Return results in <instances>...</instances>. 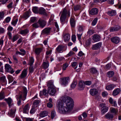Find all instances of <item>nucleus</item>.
Listing matches in <instances>:
<instances>
[{"label": "nucleus", "mask_w": 121, "mask_h": 121, "mask_svg": "<svg viewBox=\"0 0 121 121\" xmlns=\"http://www.w3.org/2000/svg\"><path fill=\"white\" fill-rule=\"evenodd\" d=\"M66 106H64L65 102L62 100L59 101L57 105L59 112L62 114H66L70 112L73 108L74 102L69 97H67L65 102Z\"/></svg>", "instance_id": "obj_1"}, {"label": "nucleus", "mask_w": 121, "mask_h": 121, "mask_svg": "<svg viewBox=\"0 0 121 121\" xmlns=\"http://www.w3.org/2000/svg\"><path fill=\"white\" fill-rule=\"evenodd\" d=\"M69 80V77L60 78V83L61 85L66 86L68 84Z\"/></svg>", "instance_id": "obj_2"}, {"label": "nucleus", "mask_w": 121, "mask_h": 121, "mask_svg": "<svg viewBox=\"0 0 121 121\" xmlns=\"http://www.w3.org/2000/svg\"><path fill=\"white\" fill-rule=\"evenodd\" d=\"M60 13H61V15L64 16L69 17L70 16V10L67 8V7H65Z\"/></svg>", "instance_id": "obj_3"}, {"label": "nucleus", "mask_w": 121, "mask_h": 121, "mask_svg": "<svg viewBox=\"0 0 121 121\" xmlns=\"http://www.w3.org/2000/svg\"><path fill=\"white\" fill-rule=\"evenodd\" d=\"M105 105L104 103H101L100 104V106L102 108L101 112L102 115H104L108 110V107Z\"/></svg>", "instance_id": "obj_4"}, {"label": "nucleus", "mask_w": 121, "mask_h": 121, "mask_svg": "<svg viewBox=\"0 0 121 121\" xmlns=\"http://www.w3.org/2000/svg\"><path fill=\"white\" fill-rule=\"evenodd\" d=\"M5 69L6 71L8 72H10L12 74L14 72V71L12 68L11 66L8 64H6L5 65Z\"/></svg>", "instance_id": "obj_5"}, {"label": "nucleus", "mask_w": 121, "mask_h": 121, "mask_svg": "<svg viewBox=\"0 0 121 121\" xmlns=\"http://www.w3.org/2000/svg\"><path fill=\"white\" fill-rule=\"evenodd\" d=\"M110 40L113 43L117 44L120 42V38L116 36L112 37Z\"/></svg>", "instance_id": "obj_6"}, {"label": "nucleus", "mask_w": 121, "mask_h": 121, "mask_svg": "<svg viewBox=\"0 0 121 121\" xmlns=\"http://www.w3.org/2000/svg\"><path fill=\"white\" fill-rule=\"evenodd\" d=\"M27 92V91L26 87H24L23 89V93L22 94H19L22 95V100L24 101L26 99V96Z\"/></svg>", "instance_id": "obj_7"}, {"label": "nucleus", "mask_w": 121, "mask_h": 121, "mask_svg": "<svg viewBox=\"0 0 121 121\" xmlns=\"http://www.w3.org/2000/svg\"><path fill=\"white\" fill-rule=\"evenodd\" d=\"M51 28L49 27L46 28L43 30L41 32L42 35H48L50 34Z\"/></svg>", "instance_id": "obj_8"}, {"label": "nucleus", "mask_w": 121, "mask_h": 121, "mask_svg": "<svg viewBox=\"0 0 121 121\" xmlns=\"http://www.w3.org/2000/svg\"><path fill=\"white\" fill-rule=\"evenodd\" d=\"M114 116L111 112H108L104 116L107 119L112 120Z\"/></svg>", "instance_id": "obj_9"}, {"label": "nucleus", "mask_w": 121, "mask_h": 121, "mask_svg": "<svg viewBox=\"0 0 121 121\" xmlns=\"http://www.w3.org/2000/svg\"><path fill=\"white\" fill-rule=\"evenodd\" d=\"M64 46L61 45H59L56 49V52L58 53H61L63 52Z\"/></svg>", "instance_id": "obj_10"}, {"label": "nucleus", "mask_w": 121, "mask_h": 121, "mask_svg": "<svg viewBox=\"0 0 121 121\" xmlns=\"http://www.w3.org/2000/svg\"><path fill=\"white\" fill-rule=\"evenodd\" d=\"M48 92L50 95H54L55 94L56 92L55 88H50L48 89Z\"/></svg>", "instance_id": "obj_11"}, {"label": "nucleus", "mask_w": 121, "mask_h": 121, "mask_svg": "<svg viewBox=\"0 0 121 121\" xmlns=\"http://www.w3.org/2000/svg\"><path fill=\"white\" fill-rule=\"evenodd\" d=\"M30 106L27 104H26L23 108L22 112L23 113L27 114L28 113Z\"/></svg>", "instance_id": "obj_12"}, {"label": "nucleus", "mask_w": 121, "mask_h": 121, "mask_svg": "<svg viewBox=\"0 0 121 121\" xmlns=\"http://www.w3.org/2000/svg\"><path fill=\"white\" fill-rule=\"evenodd\" d=\"M38 23L39 27L42 28H43L45 26L46 24L45 21L41 19H39L38 20Z\"/></svg>", "instance_id": "obj_13"}, {"label": "nucleus", "mask_w": 121, "mask_h": 121, "mask_svg": "<svg viewBox=\"0 0 121 121\" xmlns=\"http://www.w3.org/2000/svg\"><path fill=\"white\" fill-rule=\"evenodd\" d=\"M4 100L6 101L8 104L9 107L10 108V107L14 104L13 101L10 97H9L8 98H6L4 99Z\"/></svg>", "instance_id": "obj_14"}, {"label": "nucleus", "mask_w": 121, "mask_h": 121, "mask_svg": "<svg viewBox=\"0 0 121 121\" xmlns=\"http://www.w3.org/2000/svg\"><path fill=\"white\" fill-rule=\"evenodd\" d=\"M85 87L84 82L82 81L79 82L78 83V89L80 90H83Z\"/></svg>", "instance_id": "obj_15"}, {"label": "nucleus", "mask_w": 121, "mask_h": 121, "mask_svg": "<svg viewBox=\"0 0 121 121\" xmlns=\"http://www.w3.org/2000/svg\"><path fill=\"white\" fill-rule=\"evenodd\" d=\"M102 45V43L101 42L98 43L95 45H93L92 49L93 50H96L99 48Z\"/></svg>", "instance_id": "obj_16"}, {"label": "nucleus", "mask_w": 121, "mask_h": 121, "mask_svg": "<svg viewBox=\"0 0 121 121\" xmlns=\"http://www.w3.org/2000/svg\"><path fill=\"white\" fill-rule=\"evenodd\" d=\"M0 82L3 86L6 85L7 82L5 76H3L0 77Z\"/></svg>", "instance_id": "obj_17"}, {"label": "nucleus", "mask_w": 121, "mask_h": 121, "mask_svg": "<svg viewBox=\"0 0 121 121\" xmlns=\"http://www.w3.org/2000/svg\"><path fill=\"white\" fill-rule=\"evenodd\" d=\"M39 13L40 14L45 16H47V14L46 12L45 9L43 7H40L39 9Z\"/></svg>", "instance_id": "obj_18"}, {"label": "nucleus", "mask_w": 121, "mask_h": 121, "mask_svg": "<svg viewBox=\"0 0 121 121\" xmlns=\"http://www.w3.org/2000/svg\"><path fill=\"white\" fill-rule=\"evenodd\" d=\"M70 22L71 27L72 28H74L75 26L76 23V22L74 17H71L70 19Z\"/></svg>", "instance_id": "obj_19"}, {"label": "nucleus", "mask_w": 121, "mask_h": 121, "mask_svg": "<svg viewBox=\"0 0 121 121\" xmlns=\"http://www.w3.org/2000/svg\"><path fill=\"white\" fill-rule=\"evenodd\" d=\"M22 95H19L17 96L16 98L17 101V104L18 106H19L22 104L21 99L22 100Z\"/></svg>", "instance_id": "obj_20"}, {"label": "nucleus", "mask_w": 121, "mask_h": 121, "mask_svg": "<svg viewBox=\"0 0 121 121\" xmlns=\"http://www.w3.org/2000/svg\"><path fill=\"white\" fill-rule=\"evenodd\" d=\"M63 38L65 42L69 41L70 38V36L69 34H65L63 35Z\"/></svg>", "instance_id": "obj_21"}, {"label": "nucleus", "mask_w": 121, "mask_h": 121, "mask_svg": "<svg viewBox=\"0 0 121 121\" xmlns=\"http://www.w3.org/2000/svg\"><path fill=\"white\" fill-rule=\"evenodd\" d=\"M98 10L96 8L92 9L90 12V14L91 15H96L98 14Z\"/></svg>", "instance_id": "obj_22"}, {"label": "nucleus", "mask_w": 121, "mask_h": 121, "mask_svg": "<svg viewBox=\"0 0 121 121\" xmlns=\"http://www.w3.org/2000/svg\"><path fill=\"white\" fill-rule=\"evenodd\" d=\"M27 69H24L20 75V78L21 79L25 78L27 75Z\"/></svg>", "instance_id": "obj_23"}, {"label": "nucleus", "mask_w": 121, "mask_h": 121, "mask_svg": "<svg viewBox=\"0 0 121 121\" xmlns=\"http://www.w3.org/2000/svg\"><path fill=\"white\" fill-rule=\"evenodd\" d=\"M15 110L14 109H11L8 112V114L10 116L14 118L15 117Z\"/></svg>", "instance_id": "obj_24"}, {"label": "nucleus", "mask_w": 121, "mask_h": 121, "mask_svg": "<svg viewBox=\"0 0 121 121\" xmlns=\"http://www.w3.org/2000/svg\"><path fill=\"white\" fill-rule=\"evenodd\" d=\"M7 34L9 36V39L11 40L13 42H14L15 41V35H13L12 38L11 33L8 32L7 33Z\"/></svg>", "instance_id": "obj_25"}, {"label": "nucleus", "mask_w": 121, "mask_h": 121, "mask_svg": "<svg viewBox=\"0 0 121 121\" xmlns=\"http://www.w3.org/2000/svg\"><path fill=\"white\" fill-rule=\"evenodd\" d=\"M92 39L95 41L97 42L100 40V37L98 35L95 34L93 36Z\"/></svg>", "instance_id": "obj_26"}, {"label": "nucleus", "mask_w": 121, "mask_h": 121, "mask_svg": "<svg viewBox=\"0 0 121 121\" xmlns=\"http://www.w3.org/2000/svg\"><path fill=\"white\" fill-rule=\"evenodd\" d=\"M47 85L48 87V88H55L53 82L52 81H49L48 82Z\"/></svg>", "instance_id": "obj_27"}, {"label": "nucleus", "mask_w": 121, "mask_h": 121, "mask_svg": "<svg viewBox=\"0 0 121 121\" xmlns=\"http://www.w3.org/2000/svg\"><path fill=\"white\" fill-rule=\"evenodd\" d=\"M43 95L46 96L48 95L47 91L46 89H44L43 91H41L39 93L40 96Z\"/></svg>", "instance_id": "obj_28"}, {"label": "nucleus", "mask_w": 121, "mask_h": 121, "mask_svg": "<svg viewBox=\"0 0 121 121\" xmlns=\"http://www.w3.org/2000/svg\"><path fill=\"white\" fill-rule=\"evenodd\" d=\"M90 92V94L92 96L96 95L98 92L97 90L95 89H91Z\"/></svg>", "instance_id": "obj_29"}, {"label": "nucleus", "mask_w": 121, "mask_h": 121, "mask_svg": "<svg viewBox=\"0 0 121 121\" xmlns=\"http://www.w3.org/2000/svg\"><path fill=\"white\" fill-rule=\"evenodd\" d=\"M29 32V30L27 29L21 30L20 34L23 35H26Z\"/></svg>", "instance_id": "obj_30"}, {"label": "nucleus", "mask_w": 121, "mask_h": 121, "mask_svg": "<svg viewBox=\"0 0 121 121\" xmlns=\"http://www.w3.org/2000/svg\"><path fill=\"white\" fill-rule=\"evenodd\" d=\"M121 91V90L119 88L115 89L113 92L112 95L114 96L118 95Z\"/></svg>", "instance_id": "obj_31"}, {"label": "nucleus", "mask_w": 121, "mask_h": 121, "mask_svg": "<svg viewBox=\"0 0 121 121\" xmlns=\"http://www.w3.org/2000/svg\"><path fill=\"white\" fill-rule=\"evenodd\" d=\"M116 86L115 85L112 84L107 86L106 89L108 90H110L113 89Z\"/></svg>", "instance_id": "obj_32"}, {"label": "nucleus", "mask_w": 121, "mask_h": 121, "mask_svg": "<svg viewBox=\"0 0 121 121\" xmlns=\"http://www.w3.org/2000/svg\"><path fill=\"white\" fill-rule=\"evenodd\" d=\"M47 115V112L46 111H43L41 112L39 114V116L41 117H43Z\"/></svg>", "instance_id": "obj_33"}, {"label": "nucleus", "mask_w": 121, "mask_h": 121, "mask_svg": "<svg viewBox=\"0 0 121 121\" xmlns=\"http://www.w3.org/2000/svg\"><path fill=\"white\" fill-rule=\"evenodd\" d=\"M42 50L41 48H37L35 49V53L37 55H39L41 53Z\"/></svg>", "instance_id": "obj_34"}, {"label": "nucleus", "mask_w": 121, "mask_h": 121, "mask_svg": "<svg viewBox=\"0 0 121 121\" xmlns=\"http://www.w3.org/2000/svg\"><path fill=\"white\" fill-rule=\"evenodd\" d=\"M34 61V60L32 57H30L29 58L28 65H29L30 66H31L33 65Z\"/></svg>", "instance_id": "obj_35"}, {"label": "nucleus", "mask_w": 121, "mask_h": 121, "mask_svg": "<svg viewBox=\"0 0 121 121\" xmlns=\"http://www.w3.org/2000/svg\"><path fill=\"white\" fill-rule=\"evenodd\" d=\"M107 13L108 15L111 16H113L116 14V12L115 11L112 10L108 11Z\"/></svg>", "instance_id": "obj_36"}, {"label": "nucleus", "mask_w": 121, "mask_h": 121, "mask_svg": "<svg viewBox=\"0 0 121 121\" xmlns=\"http://www.w3.org/2000/svg\"><path fill=\"white\" fill-rule=\"evenodd\" d=\"M42 65L44 69H46L49 66V63L48 61L46 62H44L43 63Z\"/></svg>", "instance_id": "obj_37"}, {"label": "nucleus", "mask_w": 121, "mask_h": 121, "mask_svg": "<svg viewBox=\"0 0 121 121\" xmlns=\"http://www.w3.org/2000/svg\"><path fill=\"white\" fill-rule=\"evenodd\" d=\"M66 17L61 15L60 17V20L61 23L63 24L65 23Z\"/></svg>", "instance_id": "obj_38"}, {"label": "nucleus", "mask_w": 121, "mask_h": 121, "mask_svg": "<svg viewBox=\"0 0 121 121\" xmlns=\"http://www.w3.org/2000/svg\"><path fill=\"white\" fill-rule=\"evenodd\" d=\"M29 12H26L23 14L22 17L25 19H26L29 16Z\"/></svg>", "instance_id": "obj_39"}, {"label": "nucleus", "mask_w": 121, "mask_h": 121, "mask_svg": "<svg viewBox=\"0 0 121 121\" xmlns=\"http://www.w3.org/2000/svg\"><path fill=\"white\" fill-rule=\"evenodd\" d=\"M40 103V101L39 100H35L34 101L33 106L36 107L38 106L39 104Z\"/></svg>", "instance_id": "obj_40"}, {"label": "nucleus", "mask_w": 121, "mask_h": 121, "mask_svg": "<svg viewBox=\"0 0 121 121\" xmlns=\"http://www.w3.org/2000/svg\"><path fill=\"white\" fill-rule=\"evenodd\" d=\"M114 74V72L112 71H110L107 73L108 76L109 78L112 77Z\"/></svg>", "instance_id": "obj_41"}, {"label": "nucleus", "mask_w": 121, "mask_h": 121, "mask_svg": "<svg viewBox=\"0 0 121 121\" xmlns=\"http://www.w3.org/2000/svg\"><path fill=\"white\" fill-rule=\"evenodd\" d=\"M36 107L32 106L31 108L30 111V113L31 114H33L35 113L36 111V109H35Z\"/></svg>", "instance_id": "obj_42"}, {"label": "nucleus", "mask_w": 121, "mask_h": 121, "mask_svg": "<svg viewBox=\"0 0 121 121\" xmlns=\"http://www.w3.org/2000/svg\"><path fill=\"white\" fill-rule=\"evenodd\" d=\"M33 12L35 13H39V9L36 6L34 7L32 9Z\"/></svg>", "instance_id": "obj_43"}, {"label": "nucleus", "mask_w": 121, "mask_h": 121, "mask_svg": "<svg viewBox=\"0 0 121 121\" xmlns=\"http://www.w3.org/2000/svg\"><path fill=\"white\" fill-rule=\"evenodd\" d=\"M77 84V82L73 81L71 85V87L72 89H74L76 87Z\"/></svg>", "instance_id": "obj_44"}, {"label": "nucleus", "mask_w": 121, "mask_h": 121, "mask_svg": "<svg viewBox=\"0 0 121 121\" xmlns=\"http://www.w3.org/2000/svg\"><path fill=\"white\" fill-rule=\"evenodd\" d=\"M56 114L55 112L54 111H52L51 114V117L52 119H53L56 116Z\"/></svg>", "instance_id": "obj_45"}, {"label": "nucleus", "mask_w": 121, "mask_h": 121, "mask_svg": "<svg viewBox=\"0 0 121 121\" xmlns=\"http://www.w3.org/2000/svg\"><path fill=\"white\" fill-rule=\"evenodd\" d=\"M91 72L94 74H95L97 73V71L95 68H92L91 69Z\"/></svg>", "instance_id": "obj_46"}, {"label": "nucleus", "mask_w": 121, "mask_h": 121, "mask_svg": "<svg viewBox=\"0 0 121 121\" xmlns=\"http://www.w3.org/2000/svg\"><path fill=\"white\" fill-rule=\"evenodd\" d=\"M81 6L78 5H76L75 6L74 8V10L75 11H76L80 9Z\"/></svg>", "instance_id": "obj_47"}, {"label": "nucleus", "mask_w": 121, "mask_h": 121, "mask_svg": "<svg viewBox=\"0 0 121 121\" xmlns=\"http://www.w3.org/2000/svg\"><path fill=\"white\" fill-rule=\"evenodd\" d=\"M4 98V93L3 91H1L0 93V100H1Z\"/></svg>", "instance_id": "obj_48"}, {"label": "nucleus", "mask_w": 121, "mask_h": 121, "mask_svg": "<svg viewBox=\"0 0 121 121\" xmlns=\"http://www.w3.org/2000/svg\"><path fill=\"white\" fill-rule=\"evenodd\" d=\"M95 33L94 31L93 30H89L87 32L88 34L89 35H91Z\"/></svg>", "instance_id": "obj_49"}, {"label": "nucleus", "mask_w": 121, "mask_h": 121, "mask_svg": "<svg viewBox=\"0 0 121 121\" xmlns=\"http://www.w3.org/2000/svg\"><path fill=\"white\" fill-rule=\"evenodd\" d=\"M32 25L33 27L35 28H38L39 26L38 21L37 22L33 24Z\"/></svg>", "instance_id": "obj_50"}, {"label": "nucleus", "mask_w": 121, "mask_h": 121, "mask_svg": "<svg viewBox=\"0 0 121 121\" xmlns=\"http://www.w3.org/2000/svg\"><path fill=\"white\" fill-rule=\"evenodd\" d=\"M110 111L111 113L112 112L115 114H116L117 112L116 109L113 108H111L110 109Z\"/></svg>", "instance_id": "obj_51"}, {"label": "nucleus", "mask_w": 121, "mask_h": 121, "mask_svg": "<svg viewBox=\"0 0 121 121\" xmlns=\"http://www.w3.org/2000/svg\"><path fill=\"white\" fill-rule=\"evenodd\" d=\"M4 12H0V20H1L4 17Z\"/></svg>", "instance_id": "obj_52"}, {"label": "nucleus", "mask_w": 121, "mask_h": 121, "mask_svg": "<svg viewBox=\"0 0 121 121\" xmlns=\"http://www.w3.org/2000/svg\"><path fill=\"white\" fill-rule=\"evenodd\" d=\"M68 66V64L67 63H65L63 65L62 68V69L63 70H65L66 68H67Z\"/></svg>", "instance_id": "obj_53"}, {"label": "nucleus", "mask_w": 121, "mask_h": 121, "mask_svg": "<svg viewBox=\"0 0 121 121\" xmlns=\"http://www.w3.org/2000/svg\"><path fill=\"white\" fill-rule=\"evenodd\" d=\"M74 53L73 51H70L68 54L66 56L67 57H68L69 56H72V55H74Z\"/></svg>", "instance_id": "obj_54"}, {"label": "nucleus", "mask_w": 121, "mask_h": 121, "mask_svg": "<svg viewBox=\"0 0 121 121\" xmlns=\"http://www.w3.org/2000/svg\"><path fill=\"white\" fill-rule=\"evenodd\" d=\"M85 85L87 86H90L91 84V81H87L84 82Z\"/></svg>", "instance_id": "obj_55"}, {"label": "nucleus", "mask_w": 121, "mask_h": 121, "mask_svg": "<svg viewBox=\"0 0 121 121\" xmlns=\"http://www.w3.org/2000/svg\"><path fill=\"white\" fill-rule=\"evenodd\" d=\"M97 18H95L92 22V25L93 26H94L96 24L97 21Z\"/></svg>", "instance_id": "obj_56"}, {"label": "nucleus", "mask_w": 121, "mask_h": 121, "mask_svg": "<svg viewBox=\"0 0 121 121\" xmlns=\"http://www.w3.org/2000/svg\"><path fill=\"white\" fill-rule=\"evenodd\" d=\"M71 39L73 41L74 43L75 42L76 40V36L74 35H73L72 36Z\"/></svg>", "instance_id": "obj_57"}, {"label": "nucleus", "mask_w": 121, "mask_h": 121, "mask_svg": "<svg viewBox=\"0 0 121 121\" xmlns=\"http://www.w3.org/2000/svg\"><path fill=\"white\" fill-rule=\"evenodd\" d=\"M11 18L9 17H7L5 19V21L7 23H8L10 20Z\"/></svg>", "instance_id": "obj_58"}, {"label": "nucleus", "mask_w": 121, "mask_h": 121, "mask_svg": "<svg viewBox=\"0 0 121 121\" xmlns=\"http://www.w3.org/2000/svg\"><path fill=\"white\" fill-rule=\"evenodd\" d=\"M29 72L30 73H32L34 71V69L33 68V67L30 66L29 67Z\"/></svg>", "instance_id": "obj_59"}, {"label": "nucleus", "mask_w": 121, "mask_h": 121, "mask_svg": "<svg viewBox=\"0 0 121 121\" xmlns=\"http://www.w3.org/2000/svg\"><path fill=\"white\" fill-rule=\"evenodd\" d=\"M20 51L21 52H22V54H23V56H24L25 55L26 52L25 50L22 49H21L20 50Z\"/></svg>", "instance_id": "obj_60"}, {"label": "nucleus", "mask_w": 121, "mask_h": 121, "mask_svg": "<svg viewBox=\"0 0 121 121\" xmlns=\"http://www.w3.org/2000/svg\"><path fill=\"white\" fill-rule=\"evenodd\" d=\"M3 37H2L0 39V45H2L3 44L4 41L3 40Z\"/></svg>", "instance_id": "obj_61"}, {"label": "nucleus", "mask_w": 121, "mask_h": 121, "mask_svg": "<svg viewBox=\"0 0 121 121\" xmlns=\"http://www.w3.org/2000/svg\"><path fill=\"white\" fill-rule=\"evenodd\" d=\"M114 27L116 31L118 30L121 29L120 27L119 26H117Z\"/></svg>", "instance_id": "obj_62"}, {"label": "nucleus", "mask_w": 121, "mask_h": 121, "mask_svg": "<svg viewBox=\"0 0 121 121\" xmlns=\"http://www.w3.org/2000/svg\"><path fill=\"white\" fill-rule=\"evenodd\" d=\"M78 30L79 32H82L83 30L82 27L81 26H79L78 27Z\"/></svg>", "instance_id": "obj_63"}, {"label": "nucleus", "mask_w": 121, "mask_h": 121, "mask_svg": "<svg viewBox=\"0 0 121 121\" xmlns=\"http://www.w3.org/2000/svg\"><path fill=\"white\" fill-rule=\"evenodd\" d=\"M108 95V93L107 92L104 91L102 93V95L103 97H106Z\"/></svg>", "instance_id": "obj_64"}]
</instances>
